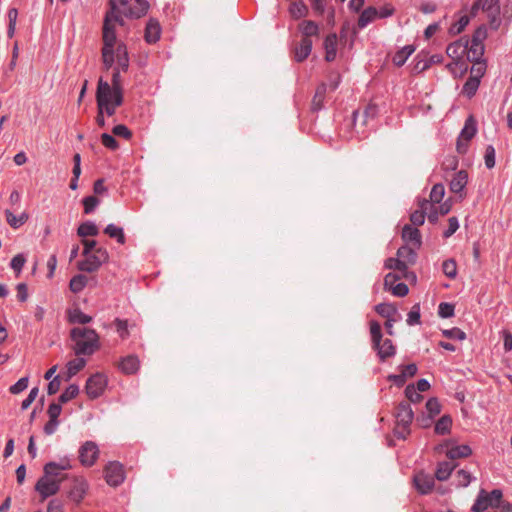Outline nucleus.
<instances>
[{
	"label": "nucleus",
	"instance_id": "32",
	"mask_svg": "<svg viewBox=\"0 0 512 512\" xmlns=\"http://www.w3.org/2000/svg\"><path fill=\"white\" fill-rule=\"evenodd\" d=\"M385 268L393 269L402 273V276L406 279H416V275L413 272H409L405 269L404 264L397 258H388L385 261Z\"/></svg>",
	"mask_w": 512,
	"mask_h": 512
},
{
	"label": "nucleus",
	"instance_id": "12",
	"mask_svg": "<svg viewBox=\"0 0 512 512\" xmlns=\"http://www.w3.org/2000/svg\"><path fill=\"white\" fill-rule=\"evenodd\" d=\"M99 457L98 445L93 441L84 442L79 448V461L85 467L93 466Z\"/></svg>",
	"mask_w": 512,
	"mask_h": 512
},
{
	"label": "nucleus",
	"instance_id": "34",
	"mask_svg": "<svg viewBox=\"0 0 512 512\" xmlns=\"http://www.w3.org/2000/svg\"><path fill=\"white\" fill-rule=\"evenodd\" d=\"M5 217L7 223L13 228L18 229L24 225L29 219V215L26 212H22L19 216H15L10 210H5Z\"/></svg>",
	"mask_w": 512,
	"mask_h": 512
},
{
	"label": "nucleus",
	"instance_id": "27",
	"mask_svg": "<svg viewBox=\"0 0 512 512\" xmlns=\"http://www.w3.org/2000/svg\"><path fill=\"white\" fill-rule=\"evenodd\" d=\"M149 9V3L146 0H135L125 12L126 16L140 18L144 16Z\"/></svg>",
	"mask_w": 512,
	"mask_h": 512
},
{
	"label": "nucleus",
	"instance_id": "6",
	"mask_svg": "<svg viewBox=\"0 0 512 512\" xmlns=\"http://www.w3.org/2000/svg\"><path fill=\"white\" fill-rule=\"evenodd\" d=\"M108 259L109 254L107 250L103 247H98L94 253L88 254L83 261L78 263V268L81 271L92 273L97 271Z\"/></svg>",
	"mask_w": 512,
	"mask_h": 512
},
{
	"label": "nucleus",
	"instance_id": "14",
	"mask_svg": "<svg viewBox=\"0 0 512 512\" xmlns=\"http://www.w3.org/2000/svg\"><path fill=\"white\" fill-rule=\"evenodd\" d=\"M89 489L87 480L82 476H75L72 478V485L68 491V497L77 505L85 498Z\"/></svg>",
	"mask_w": 512,
	"mask_h": 512
},
{
	"label": "nucleus",
	"instance_id": "40",
	"mask_svg": "<svg viewBox=\"0 0 512 512\" xmlns=\"http://www.w3.org/2000/svg\"><path fill=\"white\" fill-rule=\"evenodd\" d=\"M415 51L411 45L404 46L401 50L397 51L393 56V63L400 67L405 64L409 56Z\"/></svg>",
	"mask_w": 512,
	"mask_h": 512
},
{
	"label": "nucleus",
	"instance_id": "28",
	"mask_svg": "<svg viewBox=\"0 0 512 512\" xmlns=\"http://www.w3.org/2000/svg\"><path fill=\"white\" fill-rule=\"evenodd\" d=\"M337 41L338 39L335 33L328 34L324 40L325 60L328 62L336 58Z\"/></svg>",
	"mask_w": 512,
	"mask_h": 512
},
{
	"label": "nucleus",
	"instance_id": "51",
	"mask_svg": "<svg viewBox=\"0 0 512 512\" xmlns=\"http://www.w3.org/2000/svg\"><path fill=\"white\" fill-rule=\"evenodd\" d=\"M114 325L116 327V332L118 333L119 337L122 340H125L129 337L130 333L128 329L129 325L127 320L116 318L114 320Z\"/></svg>",
	"mask_w": 512,
	"mask_h": 512
},
{
	"label": "nucleus",
	"instance_id": "43",
	"mask_svg": "<svg viewBox=\"0 0 512 512\" xmlns=\"http://www.w3.org/2000/svg\"><path fill=\"white\" fill-rule=\"evenodd\" d=\"M99 233L98 227L92 221H86L79 225L77 234L80 237L97 236Z\"/></svg>",
	"mask_w": 512,
	"mask_h": 512
},
{
	"label": "nucleus",
	"instance_id": "30",
	"mask_svg": "<svg viewBox=\"0 0 512 512\" xmlns=\"http://www.w3.org/2000/svg\"><path fill=\"white\" fill-rule=\"evenodd\" d=\"M472 454V449L468 445H458L449 448L446 456L453 462L455 459L467 458Z\"/></svg>",
	"mask_w": 512,
	"mask_h": 512
},
{
	"label": "nucleus",
	"instance_id": "54",
	"mask_svg": "<svg viewBox=\"0 0 512 512\" xmlns=\"http://www.w3.org/2000/svg\"><path fill=\"white\" fill-rule=\"evenodd\" d=\"M405 395L412 403H419L423 399V396L420 394V392L415 388L413 384H409L406 386Z\"/></svg>",
	"mask_w": 512,
	"mask_h": 512
},
{
	"label": "nucleus",
	"instance_id": "7",
	"mask_svg": "<svg viewBox=\"0 0 512 512\" xmlns=\"http://www.w3.org/2000/svg\"><path fill=\"white\" fill-rule=\"evenodd\" d=\"M477 132V123L473 116H469L464 124L463 129L457 139L456 149L458 153L465 154L468 150L469 142Z\"/></svg>",
	"mask_w": 512,
	"mask_h": 512
},
{
	"label": "nucleus",
	"instance_id": "24",
	"mask_svg": "<svg viewBox=\"0 0 512 512\" xmlns=\"http://www.w3.org/2000/svg\"><path fill=\"white\" fill-rule=\"evenodd\" d=\"M397 257L404 264L405 269L408 271V267L415 264L417 253L412 247L404 245L398 249Z\"/></svg>",
	"mask_w": 512,
	"mask_h": 512
},
{
	"label": "nucleus",
	"instance_id": "50",
	"mask_svg": "<svg viewBox=\"0 0 512 512\" xmlns=\"http://www.w3.org/2000/svg\"><path fill=\"white\" fill-rule=\"evenodd\" d=\"M420 304L416 303L412 306L411 310L407 314L406 322L409 326H415L420 324L421 313Z\"/></svg>",
	"mask_w": 512,
	"mask_h": 512
},
{
	"label": "nucleus",
	"instance_id": "19",
	"mask_svg": "<svg viewBox=\"0 0 512 512\" xmlns=\"http://www.w3.org/2000/svg\"><path fill=\"white\" fill-rule=\"evenodd\" d=\"M72 466L69 459H62L60 462H48L44 465V475L56 479L60 471L69 470Z\"/></svg>",
	"mask_w": 512,
	"mask_h": 512
},
{
	"label": "nucleus",
	"instance_id": "53",
	"mask_svg": "<svg viewBox=\"0 0 512 512\" xmlns=\"http://www.w3.org/2000/svg\"><path fill=\"white\" fill-rule=\"evenodd\" d=\"M468 23L469 17L467 15L461 16L457 22L451 25V27L449 28V33L451 35L460 34L468 25Z\"/></svg>",
	"mask_w": 512,
	"mask_h": 512
},
{
	"label": "nucleus",
	"instance_id": "47",
	"mask_svg": "<svg viewBox=\"0 0 512 512\" xmlns=\"http://www.w3.org/2000/svg\"><path fill=\"white\" fill-rule=\"evenodd\" d=\"M444 195H445L444 185L441 183H437L432 187L431 192H430V199L428 201H430L431 203H434V204H440L444 198Z\"/></svg>",
	"mask_w": 512,
	"mask_h": 512
},
{
	"label": "nucleus",
	"instance_id": "1",
	"mask_svg": "<svg viewBox=\"0 0 512 512\" xmlns=\"http://www.w3.org/2000/svg\"><path fill=\"white\" fill-rule=\"evenodd\" d=\"M111 9L106 13L103 24V48L102 58L105 69H110L114 64V46L116 44V26L124 25L122 15L117 11L116 5L111 1Z\"/></svg>",
	"mask_w": 512,
	"mask_h": 512
},
{
	"label": "nucleus",
	"instance_id": "64",
	"mask_svg": "<svg viewBox=\"0 0 512 512\" xmlns=\"http://www.w3.org/2000/svg\"><path fill=\"white\" fill-rule=\"evenodd\" d=\"M459 228V222L456 217H450L448 220V228L443 232L444 238L451 237Z\"/></svg>",
	"mask_w": 512,
	"mask_h": 512
},
{
	"label": "nucleus",
	"instance_id": "16",
	"mask_svg": "<svg viewBox=\"0 0 512 512\" xmlns=\"http://www.w3.org/2000/svg\"><path fill=\"white\" fill-rule=\"evenodd\" d=\"M413 483L416 490L423 495L430 493L435 485L433 476L422 471L414 475Z\"/></svg>",
	"mask_w": 512,
	"mask_h": 512
},
{
	"label": "nucleus",
	"instance_id": "62",
	"mask_svg": "<svg viewBox=\"0 0 512 512\" xmlns=\"http://www.w3.org/2000/svg\"><path fill=\"white\" fill-rule=\"evenodd\" d=\"M442 333L446 338L449 339L464 340L466 338L465 332L456 327L452 329L443 330Z\"/></svg>",
	"mask_w": 512,
	"mask_h": 512
},
{
	"label": "nucleus",
	"instance_id": "25",
	"mask_svg": "<svg viewBox=\"0 0 512 512\" xmlns=\"http://www.w3.org/2000/svg\"><path fill=\"white\" fill-rule=\"evenodd\" d=\"M311 39H301V41L294 48V59L297 62H303L311 53L312 50Z\"/></svg>",
	"mask_w": 512,
	"mask_h": 512
},
{
	"label": "nucleus",
	"instance_id": "35",
	"mask_svg": "<svg viewBox=\"0 0 512 512\" xmlns=\"http://www.w3.org/2000/svg\"><path fill=\"white\" fill-rule=\"evenodd\" d=\"M110 86H111V88H113L115 90L116 97H117L116 104H122L123 103V88H122V80H121V76H120V71L118 68H114Z\"/></svg>",
	"mask_w": 512,
	"mask_h": 512
},
{
	"label": "nucleus",
	"instance_id": "49",
	"mask_svg": "<svg viewBox=\"0 0 512 512\" xmlns=\"http://www.w3.org/2000/svg\"><path fill=\"white\" fill-rule=\"evenodd\" d=\"M79 394V387L76 384L69 385L65 391L59 396L58 400L61 404L67 403L76 398Z\"/></svg>",
	"mask_w": 512,
	"mask_h": 512
},
{
	"label": "nucleus",
	"instance_id": "31",
	"mask_svg": "<svg viewBox=\"0 0 512 512\" xmlns=\"http://www.w3.org/2000/svg\"><path fill=\"white\" fill-rule=\"evenodd\" d=\"M419 207L425 211V214L428 217L429 222H437L440 213L436 204L431 203L427 199H422L419 201Z\"/></svg>",
	"mask_w": 512,
	"mask_h": 512
},
{
	"label": "nucleus",
	"instance_id": "8",
	"mask_svg": "<svg viewBox=\"0 0 512 512\" xmlns=\"http://www.w3.org/2000/svg\"><path fill=\"white\" fill-rule=\"evenodd\" d=\"M108 91V82L104 81L102 78L98 80L97 91H96V102L98 110L105 112L108 116H112L116 112V108L121 106L122 104H116L117 97L113 103L108 104L105 97L104 92Z\"/></svg>",
	"mask_w": 512,
	"mask_h": 512
},
{
	"label": "nucleus",
	"instance_id": "52",
	"mask_svg": "<svg viewBox=\"0 0 512 512\" xmlns=\"http://www.w3.org/2000/svg\"><path fill=\"white\" fill-rule=\"evenodd\" d=\"M443 273L450 279L457 275V264L454 259H447L442 264Z\"/></svg>",
	"mask_w": 512,
	"mask_h": 512
},
{
	"label": "nucleus",
	"instance_id": "15",
	"mask_svg": "<svg viewBox=\"0 0 512 512\" xmlns=\"http://www.w3.org/2000/svg\"><path fill=\"white\" fill-rule=\"evenodd\" d=\"M485 37V30L478 29L472 37L471 45L467 48L468 59L470 61L479 60L484 53L482 38Z\"/></svg>",
	"mask_w": 512,
	"mask_h": 512
},
{
	"label": "nucleus",
	"instance_id": "61",
	"mask_svg": "<svg viewBox=\"0 0 512 512\" xmlns=\"http://www.w3.org/2000/svg\"><path fill=\"white\" fill-rule=\"evenodd\" d=\"M438 314L442 318H449L454 315V306L450 303L442 302L438 307Z\"/></svg>",
	"mask_w": 512,
	"mask_h": 512
},
{
	"label": "nucleus",
	"instance_id": "9",
	"mask_svg": "<svg viewBox=\"0 0 512 512\" xmlns=\"http://www.w3.org/2000/svg\"><path fill=\"white\" fill-rule=\"evenodd\" d=\"M104 478L109 486L121 485L125 480L123 465L118 461L109 462L104 468Z\"/></svg>",
	"mask_w": 512,
	"mask_h": 512
},
{
	"label": "nucleus",
	"instance_id": "37",
	"mask_svg": "<svg viewBox=\"0 0 512 512\" xmlns=\"http://www.w3.org/2000/svg\"><path fill=\"white\" fill-rule=\"evenodd\" d=\"M104 233L107 234L110 238L116 239V241L121 245L125 244L126 242L123 229L116 226L115 224H108L104 229Z\"/></svg>",
	"mask_w": 512,
	"mask_h": 512
},
{
	"label": "nucleus",
	"instance_id": "21",
	"mask_svg": "<svg viewBox=\"0 0 512 512\" xmlns=\"http://www.w3.org/2000/svg\"><path fill=\"white\" fill-rule=\"evenodd\" d=\"M468 183V174L465 170H460L454 174L453 178L450 181V190L455 194H460L462 197V192L464 191L466 185Z\"/></svg>",
	"mask_w": 512,
	"mask_h": 512
},
{
	"label": "nucleus",
	"instance_id": "10",
	"mask_svg": "<svg viewBox=\"0 0 512 512\" xmlns=\"http://www.w3.org/2000/svg\"><path fill=\"white\" fill-rule=\"evenodd\" d=\"M107 386V377L102 373L91 375L85 385V391L89 398L96 399L101 396Z\"/></svg>",
	"mask_w": 512,
	"mask_h": 512
},
{
	"label": "nucleus",
	"instance_id": "33",
	"mask_svg": "<svg viewBox=\"0 0 512 512\" xmlns=\"http://www.w3.org/2000/svg\"><path fill=\"white\" fill-rule=\"evenodd\" d=\"M378 18V10L375 7H368L362 11L358 19V27L360 29L365 28L368 24L372 23Z\"/></svg>",
	"mask_w": 512,
	"mask_h": 512
},
{
	"label": "nucleus",
	"instance_id": "56",
	"mask_svg": "<svg viewBox=\"0 0 512 512\" xmlns=\"http://www.w3.org/2000/svg\"><path fill=\"white\" fill-rule=\"evenodd\" d=\"M84 213L90 214L99 205L100 200L95 196H87L83 199Z\"/></svg>",
	"mask_w": 512,
	"mask_h": 512
},
{
	"label": "nucleus",
	"instance_id": "22",
	"mask_svg": "<svg viewBox=\"0 0 512 512\" xmlns=\"http://www.w3.org/2000/svg\"><path fill=\"white\" fill-rule=\"evenodd\" d=\"M161 26L156 19H150L145 28L144 38L149 44H154L160 39Z\"/></svg>",
	"mask_w": 512,
	"mask_h": 512
},
{
	"label": "nucleus",
	"instance_id": "5",
	"mask_svg": "<svg viewBox=\"0 0 512 512\" xmlns=\"http://www.w3.org/2000/svg\"><path fill=\"white\" fill-rule=\"evenodd\" d=\"M503 497L500 489H494L490 493L485 490H480L475 503L473 504L472 512H484L488 508H497Z\"/></svg>",
	"mask_w": 512,
	"mask_h": 512
},
{
	"label": "nucleus",
	"instance_id": "45",
	"mask_svg": "<svg viewBox=\"0 0 512 512\" xmlns=\"http://www.w3.org/2000/svg\"><path fill=\"white\" fill-rule=\"evenodd\" d=\"M326 90H327L326 84H321L317 87L315 95L312 100V109L314 111H318L322 108Z\"/></svg>",
	"mask_w": 512,
	"mask_h": 512
},
{
	"label": "nucleus",
	"instance_id": "63",
	"mask_svg": "<svg viewBox=\"0 0 512 512\" xmlns=\"http://www.w3.org/2000/svg\"><path fill=\"white\" fill-rule=\"evenodd\" d=\"M28 381L29 378L27 376L20 378L9 388L10 393L19 394L20 392L24 391L28 387Z\"/></svg>",
	"mask_w": 512,
	"mask_h": 512
},
{
	"label": "nucleus",
	"instance_id": "17",
	"mask_svg": "<svg viewBox=\"0 0 512 512\" xmlns=\"http://www.w3.org/2000/svg\"><path fill=\"white\" fill-rule=\"evenodd\" d=\"M417 62L415 64V70L422 72L430 68L434 64H439L443 61L444 57L441 54L429 55L421 52L417 55Z\"/></svg>",
	"mask_w": 512,
	"mask_h": 512
},
{
	"label": "nucleus",
	"instance_id": "26",
	"mask_svg": "<svg viewBox=\"0 0 512 512\" xmlns=\"http://www.w3.org/2000/svg\"><path fill=\"white\" fill-rule=\"evenodd\" d=\"M116 57L117 66L119 71L126 72L129 68V56L127 47L125 44H118L116 50L114 51V58Z\"/></svg>",
	"mask_w": 512,
	"mask_h": 512
},
{
	"label": "nucleus",
	"instance_id": "2",
	"mask_svg": "<svg viewBox=\"0 0 512 512\" xmlns=\"http://www.w3.org/2000/svg\"><path fill=\"white\" fill-rule=\"evenodd\" d=\"M70 337L76 356H90L100 347L99 335L94 329L74 327L70 331Z\"/></svg>",
	"mask_w": 512,
	"mask_h": 512
},
{
	"label": "nucleus",
	"instance_id": "11",
	"mask_svg": "<svg viewBox=\"0 0 512 512\" xmlns=\"http://www.w3.org/2000/svg\"><path fill=\"white\" fill-rule=\"evenodd\" d=\"M469 42L468 40L459 39L452 43H450L446 48V54L449 58H451L456 63H461V70H466L464 56H468L467 48Z\"/></svg>",
	"mask_w": 512,
	"mask_h": 512
},
{
	"label": "nucleus",
	"instance_id": "23",
	"mask_svg": "<svg viewBox=\"0 0 512 512\" xmlns=\"http://www.w3.org/2000/svg\"><path fill=\"white\" fill-rule=\"evenodd\" d=\"M298 30L302 34V39H311L318 37L320 33L319 25L312 20H303L298 24Z\"/></svg>",
	"mask_w": 512,
	"mask_h": 512
},
{
	"label": "nucleus",
	"instance_id": "4",
	"mask_svg": "<svg viewBox=\"0 0 512 512\" xmlns=\"http://www.w3.org/2000/svg\"><path fill=\"white\" fill-rule=\"evenodd\" d=\"M395 418L394 434L397 438L404 440L410 434V425L414 418L410 404L401 402L396 408Z\"/></svg>",
	"mask_w": 512,
	"mask_h": 512
},
{
	"label": "nucleus",
	"instance_id": "13",
	"mask_svg": "<svg viewBox=\"0 0 512 512\" xmlns=\"http://www.w3.org/2000/svg\"><path fill=\"white\" fill-rule=\"evenodd\" d=\"M61 479L50 478L43 475L36 483L35 490L46 499L50 496L57 494L60 489Z\"/></svg>",
	"mask_w": 512,
	"mask_h": 512
},
{
	"label": "nucleus",
	"instance_id": "55",
	"mask_svg": "<svg viewBox=\"0 0 512 512\" xmlns=\"http://www.w3.org/2000/svg\"><path fill=\"white\" fill-rule=\"evenodd\" d=\"M455 478L457 481V485L460 487H467L472 480L471 474L464 469L458 470L455 475Z\"/></svg>",
	"mask_w": 512,
	"mask_h": 512
},
{
	"label": "nucleus",
	"instance_id": "57",
	"mask_svg": "<svg viewBox=\"0 0 512 512\" xmlns=\"http://www.w3.org/2000/svg\"><path fill=\"white\" fill-rule=\"evenodd\" d=\"M426 409L431 418L438 415L441 411V405H440L438 399L435 397L428 399V401L426 402Z\"/></svg>",
	"mask_w": 512,
	"mask_h": 512
},
{
	"label": "nucleus",
	"instance_id": "41",
	"mask_svg": "<svg viewBox=\"0 0 512 512\" xmlns=\"http://www.w3.org/2000/svg\"><path fill=\"white\" fill-rule=\"evenodd\" d=\"M68 320L70 323L87 324L92 321V317L75 308L69 311Z\"/></svg>",
	"mask_w": 512,
	"mask_h": 512
},
{
	"label": "nucleus",
	"instance_id": "42",
	"mask_svg": "<svg viewBox=\"0 0 512 512\" xmlns=\"http://www.w3.org/2000/svg\"><path fill=\"white\" fill-rule=\"evenodd\" d=\"M480 85L479 77H472L470 76L462 88V93L467 96L468 98H471L475 95Z\"/></svg>",
	"mask_w": 512,
	"mask_h": 512
},
{
	"label": "nucleus",
	"instance_id": "48",
	"mask_svg": "<svg viewBox=\"0 0 512 512\" xmlns=\"http://www.w3.org/2000/svg\"><path fill=\"white\" fill-rule=\"evenodd\" d=\"M289 12L293 18L300 19L307 15L308 9L303 2H293L290 5Z\"/></svg>",
	"mask_w": 512,
	"mask_h": 512
},
{
	"label": "nucleus",
	"instance_id": "38",
	"mask_svg": "<svg viewBox=\"0 0 512 512\" xmlns=\"http://www.w3.org/2000/svg\"><path fill=\"white\" fill-rule=\"evenodd\" d=\"M86 365V360L80 356L67 363V379L69 380L81 371Z\"/></svg>",
	"mask_w": 512,
	"mask_h": 512
},
{
	"label": "nucleus",
	"instance_id": "58",
	"mask_svg": "<svg viewBox=\"0 0 512 512\" xmlns=\"http://www.w3.org/2000/svg\"><path fill=\"white\" fill-rule=\"evenodd\" d=\"M25 262V256L23 254H17L12 258L10 266L17 274H19L22 271Z\"/></svg>",
	"mask_w": 512,
	"mask_h": 512
},
{
	"label": "nucleus",
	"instance_id": "3",
	"mask_svg": "<svg viewBox=\"0 0 512 512\" xmlns=\"http://www.w3.org/2000/svg\"><path fill=\"white\" fill-rule=\"evenodd\" d=\"M369 328L372 348L376 351L380 362H385L394 357L396 354V346L390 339L382 340L381 325L377 321L371 320Z\"/></svg>",
	"mask_w": 512,
	"mask_h": 512
},
{
	"label": "nucleus",
	"instance_id": "18",
	"mask_svg": "<svg viewBox=\"0 0 512 512\" xmlns=\"http://www.w3.org/2000/svg\"><path fill=\"white\" fill-rule=\"evenodd\" d=\"M118 368L122 373L126 375L135 374L140 368V360L137 355H127L120 359Z\"/></svg>",
	"mask_w": 512,
	"mask_h": 512
},
{
	"label": "nucleus",
	"instance_id": "46",
	"mask_svg": "<svg viewBox=\"0 0 512 512\" xmlns=\"http://www.w3.org/2000/svg\"><path fill=\"white\" fill-rule=\"evenodd\" d=\"M377 114V106L376 105H368L362 113L359 111L353 112V121L356 123L359 117L363 118V124H366L368 118H374Z\"/></svg>",
	"mask_w": 512,
	"mask_h": 512
},
{
	"label": "nucleus",
	"instance_id": "59",
	"mask_svg": "<svg viewBox=\"0 0 512 512\" xmlns=\"http://www.w3.org/2000/svg\"><path fill=\"white\" fill-rule=\"evenodd\" d=\"M425 217H426L425 211L419 207L418 210H415L410 215V221L417 228V226H421L424 224Z\"/></svg>",
	"mask_w": 512,
	"mask_h": 512
},
{
	"label": "nucleus",
	"instance_id": "39",
	"mask_svg": "<svg viewBox=\"0 0 512 512\" xmlns=\"http://www.w3.org/2000/svg\"><path fill=\"white\" fill-rule=\"evenodd\" d=\"M452 427V418L449 415H443L435 424L434 431L438 435L450 433Z\"/></svg>",
	"mask_w": 512,
	"mask_h": 512
},
{
	"label": "nucleus",
	"instance_id": "20",
	"mask_svg": "<svg viewBox=\"0 0 512 512\" xmlns=\"http://www.w3.org/2000/svg\"><path fill=\"white\" fill-rule=\"evenodd\" d=\"M402 239L419 249L422 244L421 233L418 228L406 224L402 229Z\"/></svg>",
	"mask_w": 512,
	"mask_h": 512
},
{
	"label": "nucleus",
	"instance_id": "29",
	"mask_svg": "<svg viewBox=\"0 0 512 512\" xmlns=\"http://www.w3.org/2000/svg\"><path fill=\"white\" fill-rule=\"evenodd\" d=\"M455 468L456 464H454L451 460L439 462L435 471L436 479L439 481H446Z\"/></svg>",
	"mask_w": 512,
	"mask_h": 512
},
{
	"label": "nucleus",
	"instance_id": "44",
	"mask_svg": "<svg viewBox=\"0 0 512 512\" xmlns=\"http://www.w3.org/2000/svg\"><path fill=\"white\" fill-rule=\"evenodd\" d=\"M88 278L83 274H78L72 277L69 283V288L73 293L81 292L87 285Z\"/></svg>",
	"mask_w": 512,
	"mask_h": 512
},
{
	"label": "nucleus",
	"instance_id": "60",
	"mask_svg": "<svg viewBox=\"0 0 512 512\" xmlns=\"http://www.w3.org/2000/svg\"><path fill=\"white\" fill-rule=\"evenodd\" d=\"M484 160L488 169H492L495 166V148L492 145L486 147Z\"/></svg>",
	"mask_w": 512,
	"mask_h": 512
},
{
	"label": "nucleus",
	"instance_id": "36",
	"mask_svg": "<svg viewBox=\"0 0 512 512\" xmlns=\"http://www.w3.org/2000/svg\"><path fill=\"white\" fill-rule=\"evenodd\" d=\"M375 311L382 317L390 319L393 317L401 318L397 308L390 303H380L375 306Z\"/></svg>",
	"mask_w": 512,
	"mask_h": 512
}]
</instances>
